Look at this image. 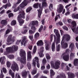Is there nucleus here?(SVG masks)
I'll return each mask as SVG.
<instances>
[{
    "instance_id": "obj_43",
    "label": "nucleus",
    "mask_w": 78,
    "mask_h": 78,
    "mask_svg": "<svg viewBox=\"0 0 78 78\" xmlns=\"http://www.w3.org/2000/svg\"><path fill=\"white\" fill-rule=\"evenodd\" d=\"M29 39H30V40H31V41L33 42L34 41V39H33V35H32L31 36H29Z\"/></svg>"
},
{
    "instance_id": "obj_50",
    "label": "nucleus",
    "mask_w": 78,
    "mask_h": 78,
    "mask_svg": "<svg viewBox=\"0 0 78 78\" xmlns=\"http://www.w3.org/2000/svg\"><path fill=\"white\" fill-rule=\"evenodd\" d=\"M49 9L50 11H51L53 9V4H50L49 7Z\"/></svg>"
},
{
    "instance_id": "obj_61",
    "label": "nucleus",
    "mask_w": 78,
    "mask_h": 78,
    "mask_svg": "<svg viewBox=\"0 0 78 78\" xmlns=\"http://www.w3.org/2000/svg\"><path fill=\"white\" fill-rule=\"evenodd\" d=\"M29 33L30 34H33L34 32L32 30H29Z\"/></svg>"
},
{
    "instance_id": "obj_10",
    "label": "nucleus",
    "mask_w": 78,
    "mask_h": 78,
    "mask_svg": "<svg viewBox=\"0 0 78 78\" xmlns=\"http://www.w3.org/2000/svg\"><path fill=\"white\" fill-rule=\"evenodd\" d=\"M65 39L66 41H69L70 39V36L69 34H66L62 37V41H64Z\"/></svg>"
},
{
    "instance_id": "obj_62",
    "label": "nucleus",
    "mask_w": 78,
    "mask_h": 78,
    "mask_svg": "<svg viewBox=\"0 0 78 78\" xmlns=\"http://www.w3.org/2000/svg\"><path fill=\"white\" fill-rule=\"evenodd\" d=\"M43 72L44 74H47V73H48L49 71L48 70H44Z\"/></svg>"
},
{
    "instance_id": "obj_31",
    "label": "nucleus",
    "mask_w": 78,
    "mask_h": 78,
    "mask_svg": "<svg viewBox=\"0 0 78 78\" xmlns=\"http://www.w3.org/2000/svg\"><path fill=\"white\" fill-rule=\"evenodd\" d=\"M74 64L75 66H78V59H76L74 60Z\"/></svg>"
},
{
    "instance_id": "obj_29",
    "label": "nucleus",
    "mask_w": 78,
    "mask_h": 78,
    "mask_svg": "<svg viewBox=\"0 0 78 78\" xmlns=\"http://www.w3.org/2000/svg\"><path fill=\"white\" fill-rule=\"evenodd\" d=\"M72 17L73 18V19H78V14L75 15V13H73L72 15Z\"/></svg>"
},
{
    "instance_id": "obj_35",
    "label": "nucleus",
    "mask_w": 78,
    "mask_h": 78,
    "mask_svg": "<svg viewBox=\"0 0 78 78\" xmlns=\"http://www.w3.org/2000/svg\"><path fill=\"white\" fill-rule=\"evenodd\" d=\"M33 9V8L31 7H29L26 10V12H29L31 10Z\"/></svg>"
},
{
    "instance_id": "obj_45",
    "label": "nucleus",
    "mask_w": 78,
    "mask_h": 78,
    "mask_svg": "<svg viewBox=\"0 0 78 78\" xmlns=\"http://www.w3.org/2000/svg\"><path fill=\"white\" fill-rule=\"evenodd\" d=\"M60 47H61V45L58 44L56 48L57 51H59V50H60Z\"/></svg>"
},
{
    "instance_id": "obj_54",
    "label": "nucleus",
    "mask_w": 78,
    "mask_h": 78,
    "mask_svg": "<svg viewBox=\"0 0 78 78\" xmlns=\"http://www.w3.org/2000/svg\"><path fill=\"white\" fill-rule=\"evenodd\" d=\"M31 29L34 31H35L36 30V27H35L34 26H31Z\"/></svg>"
},
{
    "instance_id": "obj_57",
    "label": "nucleus",
    "mask_w": 78,
    "mask_h": 78,
    "mask_svg": "<svg viewBox=\"0 0 78 78\" xmlns=\"http://www.w3.org/2000/svg\"><path fill=\"white\" fill-rule=\"evenodd\" d=\"M70 59H72L75 56V55L73 53H71L70 54Z\"/></svg>"
},
{
    "instance_id": "obj_15",
    "label": "nucleus",
    "mask_w": 78,
    "mask_h": 78,
    "mask_svg": "<svg viewBox=\"0 0 78 78\" xmlns=\"http://www.w3.org/2000/svg\"><path fill=\"white\" fill-rule=\"evenodd\" d=\"M61 45L62 47L63 48H67L68 47V44H67V43H64V41H62Z\"/></svg>"
},
{
    "instance_id": "obj_40",
    "label": "nucleus",
    "mask_w": 78,
    "mask_h": 78,
    "mask_svg": "<svg viewBox=\"0 0 78 78\" xmlns=\"http://www.w3.org/2000/svg\"><path fill=\"white\" fill-rule=\"evenodd\" d=\"M71 5H72V4H69V5H66L65 6V8L67 9V11H69V9H70V8H69V7L68 8V7H69V6H71Z\"/></svg>"
},
{
    "instance_id": "obj_30",
    "label": "nucleus",
    "mask_w": 78,
    "mask_h": 78,
    "mask_svg": "<svg viewBox=\"0 0 78 78\" xmlns=\"http://www.w3.org/2000/svg\"><path fill=\"white\" fill-rule=\"evenodd\" d=\"M16 23H17L16 21L14 20L12 21L10 24L12 26H14V25H16Z\"/></svg>"
},
{
    "instance_id": "obj_49",
    "label": "nucleus",
    "mask_w": 78,
    "mask_h": 78,
    "mask_svg": "<svg viewBox=\"0 0 78 78\" xmlns=\"http://www.w3.org/2000/svg\"><path fill=\"white\" fill-rule=\"evenodd\" d=\"M42 63L43 64L44 66V65H45V64L47 63V60L45 59L44 58L42 61Z\"/></svg>"
},
{
    "instance_id": "obj_26",
    "label": "nucleus",
    "mask_w": 78,
    "mask_h": 78,
    "mask_svg": "<svg viewBox=\"0 0 78 78\" xmlns=\"http://www.w3.org/2000/svg\"><path fill=\"white\" fill-rule=\"evenodd\" d=\"M9 74L10 75H11L12 78H14L15 76L14 73L12 72L11 69H10L9 71Z\"/></svg>"
},
{
    "instance_id": "obj_36",
    "label": "nucleus",
    "mask_w": 78,
    "mask_h": 78,
    "mask_svg": "<svg viewBox=\"0 0 78 78\" xmlns=\"http://www.w3.org/2000/svg\"><path fill=\"white\" fill-rule=\"evenodd\" d=\"M40 34L38 32L36 33L34 35V38L35 39H37L39 37Z\"/></svg>"
},
{
    "instance_id": "obj_1",
    "label": "nucleus",
    "mask_w": 78,
    "mask_h": 78,
    "mask_svg": "<svg viewBox=\"0 0 78 78\" xmlns=\"http://www.w3.org/2000/svg\"><path fill=\"white\" fill-rule=\"evenodd\" d=\"M31 0H24L23 1L20 5V6L18 7L17 8H15L14 10V12H17L19 11V12L18 14H20L21 13L22 14L23 13H25L24 11L22 10V8H25V6H26L29 2Z\"/></svg>"
},
{
    "instance_id": "obj_33",
    "label": "nucleus",
    "mask_w": 78,
    "mask_h": 78,
    "mask_svg": "<svg viewBox=\"0 0 78 78\" xmlns=\"http://www.w3.org/2000/svg\"><path fill=\"white\" fill-rule=\"evenodd\" d=\"M50 73L51 76H54V75H55V73L54 72V71L53 69L50 70Z\"/></svg>"
},
{
    "instance_id": "obj_55",
    "label": "nucleus",
    "mask_w": 78,
    "mask_h": 78,
    "mask_svg": "<svg viewBox=\"0 0 78 78\" xmlns=\"http://www.w3.org/2000/svg\"><path fill=\"white\" fill-rule=\"evenodd\" d=\"M8 16L9 18H11L12 17H13V16H14V14L12 13H9Z\"/></svg>"
},
{
    "instance_id": "obj_52",
    "label": "nucleus",
    "mask_w": 78,
    "mask_h": 78,
    "mask_svg": "<svg viewBox=\"0 0 78 78\" xmlns=\"http://www.w3.org/2000/svg\"><path fill=\"white\" fill-rule=\"evenodd\" d=\"M0 78H4V74H3V72H2V71H1V73L0 74Z\"/></svg>"
},
{
    "instance_id": "obj_63",
    "label": "nucleus",
    "mask_w": 78,
    "mask_h": 78,
    "mask_svg": "<svg viewBox=\"0 0 78 78\" xmlns=\"http://www.w3.org/2000/svg\"><path fill=\"white\" fill-rule=\"evenodd\" d=\"M53 34H51L50 36L51 42H52V41H53Z\"/></svg>"
},
{
    "instance_id": "obj_3",
    "label": "nucleus",
    "mask_w": 78,
    "mask_h": 78,
    "mask_svg": "<svg viewBox=\"0 0 78 78\" xmlns=\"http://www.w3.org/2000/svg\"><path fill=\"white\" fill-rule=\"evenodd\" d=\"M15 41V37L14 36L12 37V34L9 35L7 39V41L9 43L7 44V45H11V44H13V42H14Z\"/></svg>"
},
{
    "instance_id": "obj_42",
    "label": "nucleus",
    "mask_w": 78,
    "mask_h": 78,
    "mask_svg": "<svg viewBox=\"0 0 78 78\" xmlns=\"http://www.w3.org/2000/svg\"><path fill=\"white\" fill-rule=\"evenodd\" d=\"M37 73V71L35 69L31 71V73L32 75H34Z\"/></svg>"
},
{
    "instance_id": "obj_51",
    "label": "nucleus",
    "mask_w": 78,
    "mask_h": 78,
    "mask_svg": "<svg viewBox=\"0 0 78 78\" xmlns=\"http://www.w3.org/2000/svg\"><path fill=\"white\" fill-rule=\"evenodd\" d=\"M43 28H44V27H43V25H41L40 27V28L38 30V31L39 32H41V31H42V30H43Z\"/></svg>"
},
{
    "instance_id": "obj_58",
    "label": "nucleus",
    "mask_w": 78,
    "mask_h": 78,
    "mask_svg": "<svg viewBox=\"0 0 78 78\" xmlns=\"http://www.w3.org/2000/svg\"><path fill=\"white\" fill-rule=\"evenodd\" d=\"M2 70L3 72L4 73H7V70H6V69L4 67L2 68Z\"/></svg>"
},
{
    "instance_id": "obj_5",
    "label": "nucleus",
    "mask_w": 78,
    "mask_h": 78,
    "mask_svg": "<svg viewBox=\"0 0 78 78\" xmlns=\"http://www.w3.org/2000/svg\"><path fill=\"white\" fill-rule=\"evenodd\" d=\"M54 33L57 36L56 45H57L60 42V34H59V33L58 32V30L56 29H54Z\"/></svg>"
},
{
    "instance_id": "obj_38",
    "label": "nucleus",
    "mask_w": 78,
    "mask_h": 78,
    "mask_svg": "<svg viewBox=\"0 0 78 78\" xmlns=\"http://www.w3.org/2000/svg\"><path fill=\"white\" fill-rule=\"evenodd\" d=\"M60 76L62 78H66V74L64 73H61L60 74Z\"/></svg>"
},
{
    "instance_id": "obj_28",
    "label": "nucleus",
    "mask_w": 78,
    "mask_h": 78,
    "mask_svg": "<svg viewBox=\"0 0 78 78\" xmlns=\"http://www.w3.org/2000/svg\"><path fill=\"white\" fill-rule=\"evenodd\" d=\"M74 47L75 46L74 45V43L73 42L71 43L69 45V48H71V50L72 51L73 50Z\"/></svg>"
},
{
    "instance_id": "obj_20",
    "label": "nucleus",
    "mask_w": 78,
    "mask_h": 78,
    "mask_svg": "<svg viewBox=\"0 0 78 78\" xmlns=\"http://www.w3.org/2000/svg\"><path fill=\"white\" fill-rule=\"evenodd\" d=\"M17 61H20V62L21 63H22V64H26V61H25L23 60V59H22V57H21L20 58V57H18L16 58Z\"/></svg>"
},
{
    "instance_id": "obj_14",
    "label": "nucleus",
    "mask_w": 78,
    "mask_h": 78,
    "mask_svg": "<svg viewBox=\"0 0 78 78\" xmlns=\"http://www.w3.org/2000/svg\"><path fill=\"white\" fill-rule=\"evenodd\" d=\"M32 59V56L31 55V52L30 51H29L27 52V61H30Z\"/></svg>"
},
{
    "instance_id": "obj_22",
    "label": "nucleus",
    "mask_w": 78,
    "mask_h": 78,
    "mask_svg": "<svg viewBox=\"0 0 78 78\" xmlns=\"http://www.w3.org/2000/svg\"><path fill=\"white\" fill-rule=\"evenodd\" d=\"M37 46H41L44 45V43L42 40H40L38 41L37 43Z\"/></svg>"
},
{
    "instance_id": "obj_17",
    "label": "nucleus",
    "mask_w": 78,
    "mask_h": 78,
    "mask_svg": "<svg viewBox=\"0 0 78 78\" xmlns=\"http://www.w3.org/2000/svg\"><path fill=\"white\" fill-rule=\"evenodd\" d=\"M55 69H58L60 68L61 66V62L60 61H56L55 63Z\"/></svg>"
},
{
    "instance_id": "obj_27",
    "label": "nucleus",
    "mask_w": 78,
    "mask_h": 78,
    "mask_svg": "<svg viewBox=\"0 0 78 78\" xmlns=\"http://www.w3.org/2000/svg\"><path fill=\"white\" fill-rule=\"evenodd\" d=\"M5 57H3L0 58V62L2 61L1 64H5Z\"/></svg>"
},
{
    "instance_id": "obj_19",
    "label": "nucleus",
    "mask_w": 78,
    "mask_h": 78,
    "mask_svg": "<svg viewBox=\"0 0 78 78\" xmlns=\"http://www.w3.org/2000/svg\"><path fill=\"white\" fill-rule=\"evenodd\" d=\"M11 47L12 52H14V51H17L18 50V46H17L13 45Z\"/></svg>"
},
{
    "instance_id": "obj_48",
    "label": "nucleus",
    "mask_w": 78,
    "mask_h": 78,
    "mask_svg": "<svg viewBox=\"0 0 78 78\" xmlns=\"http://www.w3.org/2000/svg\"><path fill=\"white\" fill-rule=\"evenodd\" d=\"M37 50V47H36V46H34V49L33 50V53H35L36 51Z\"/></svg>"
},
{
    "instance_id": "obj_59",
    "label": "nucleus",
    "mask_w": 78,
    "mask_h": 78,
    "mask_svg": "<svg viewBox=\"0 0 78 78\" xmlns=\"http://www.w3.org/2000/svg\"><path fill=\"white\" fill-rule=\"evenodd\" d=\"M60 2H62V1L64 2L65 3H68L69 2L68 1H69V0H59Z\"/></svg>"
},
{
    "instance_id": "obj_13",
    "label": "nucleus",
    "mask_w": 78,
    "mask_h": 78,
    "mask_svg": "<svg viewBox=\"0 0 78 78\" xmlns=\"http://www.w3.org/2000/svg\"><path fill=\"white\" fill-rule=\"evenodd\" d=\"M63 56V59L65 61H68L69 59V56L68 55H66V53H64L62 55Z\"/></svg>"
},
{
    "instance_id": "obj_64",
    "label": "nucleus",
    "mask_w": 78,
    "mask_h": 78,
    "mask_svg": "<svg viewBox=\"0 0 78 78\" xmlns=\"http://www.w3.org/2000/svg\"><path fill=\"white\" fill-rule=\"evenodd\" d=\"M44 41L45 43V45H47V44H49V41L48 40H45Z\"/></svg>"
},
{
    "instance_id": "obj_18",
    "label": "nucleus",
    "mask_w": 78,
    "mask_h": 78,
    "mask_svg": "<svg viewBox=\"0 0 78 78\" xmlns=\"http://www.w3.org/2000/svg\"><path fill=\"white\" fill-rule=\"evenodd\" d=\"M7 23H8V22L6 20H2L1 21V24H2V26H1V28H3V26H5V25H7Z\"/></svg>"
},
{
    "instance_id": "obj_34",
    "label": "nucleus",
    "mask_w": 78,
    "mask_h": 78,
    "mask_svg": "<svg viewBox=\"0 0 78 78\" xmlns=\"http://www.w3.org/2000/svg\"><path fill=\"white\" fill-rule=\"evenodd\" d=\"M56 25L58 26V25H60V26H62L63 25V23L62 21H60L58 23H56Z\"/></svg>"
},
{
    "instance_id": "obj_6",
    "label": "nucleus",
    "mask_w": 78,
    "mask_h": 78,
    "mask_svg": "<svg viewBox=\"0 0 78 78\" xmlns=\"http://www.w3.org/2000/svg\"><path fill=\"white\" fill-rule=\"evenodd\" d=\"M20 55L22 57L21 59H23L24 61V62H25V61H26V52L25 51L22 49H21L20 52Z\"/></svg>"
},
{
    "instance_id": "obj_2",
    "label": "nucleus",
    "mask_w": 78,
    "mask_h": 78,
    "mask_svg": "<svg viewBox=\"0 0 78 78\" xmlns=\"http://www.w3.org/2000/svg\"><path fill=\"white\" fill-rule=\"evenodd\" d=\"M25 13H23L22 15V14H20L17 17V20L18 21L19 23H20V26H22L23 24L24 23V20L22 18H23V19H25Z\"/></svg>"
},
{
    "instance_id": "obj_4",
    "label": "nucleus",
    "mask_w": 78,
    "mask_h": 78,
    "mask_svg": "<svg viewBox=\"0 0 78 78\" xmlns=\"http://www.w3.org/2000/svg\"><path fill=\"white\" fill-rule=\"evenodd\" d=\"M39 58L37 57H36L34 58L32 60V66H33L34 67H36V66L37 62V66L38 68L40 67V64L39 62Z\"/></svg>"
},
{
    "instance_id": "obj_32",
    "label": "nucleus",
    "mask_w": 78,
    "mask_h": 78,
    "mask_svg": "<svg viewBox=\"0 0 78 78\" xmlns=\"http://www.w3.org/2000/svg\"><path fill=\"white\" fill-rule=\"evenodd\" d=\"M27 66L28 67L29 70H30L31 68V65L30 62H28L27 63Z\"/></svg>"
},
{
    "instance_id": "obj_60",
    "label": "nucleus",
    "mask_w": 78,
    "mask_h": 78,
    "mask_svg": "<svg viewBox=\"0 0 78 78\" xmlns=\"http://www.w3.org/2000/svg\"><path fill=\"white\" fill-rule=\"evenodd\" d=\"M17 75H18V76H17ZM17 78H21L20 76V75H19V74H18V73H16L15 74V78H17Z\"/></svg>"
},
{
    "instance_id": "obj_39",
    "label": "nucleus",
    "mask_w": 78,
    "mask_h": 78,
    "mask_svg": "<svg viewBox=\"0 0 78 78\" xmlns=\"http://www.w3.org/2000/svg\"><path fill=\"white\" fill-rule=\"evenodd\" d=\"M8 57L10 59H13L14 58V56L12 55H10L8 56Z\"/></svg>"
},
{
    "instance_id": "obj_37",
    "label": "nucleus",
    "mask_w": 78,
    "mask_h": 78,
    "mask_svg": "<svg viewBox=\"0 0 78 78\" xmlns=\"http://www.w3.org/2000/svg\"><path fill=\"white\" fill-rule=\"evenodd\" d=\"M45 48L46 50H48L49 48H50V46L49 44H45Z\"/></svg>"
},
{
    "instance_id": "obj_23",
    "label": "nucleus",
    "mask_w": 78,
    "mask_h": 78,
    "mask_svg": "<svg viewBox=\"0 0 78 78\" xmlns=\"http://www.w3.org/2000/svg\"><path fill=\"white\" fill-rule=\"evenodd\" d=\"M68 78H74L75 76V74L72 73H68Z\"/></svg>"
},
{
    "instance_id": "obj_9",
    "label": "nucleus",
    "mask_w": 78,
    "mask_h": 78,
    "mask_svg": "<svg viewBox=\"0 0 78 78\" xmlns=\"http://www.w3.org/2000/svg\"><path fill=\"white\" fill-rule=\"evenodd\" d=\"M63 9L64 7H63L62 5L61 4H59L58 6V8L57 9V12L59 14L61 13L62 12Z\"/></svg>"
},
{
    "instance_id": "obj_53",
    "label": "nucleus",
    "mask_w": 78,
    "mask_h": 78,
    "mask_svg": "<svg viewBox=\"0 0 78 78\" xmlns=\"http://www.w3.org/2000/svg\"><path fill=\"white\" fill-rule=\"evenodd\" d=\"M38 3L37 4L35 3L33 5V7L34 8H38Z\"/></svg>"
},
{
    "instance_id": "obj_24",
    "label": "nucleus",
    "mask_w": 78,
    "mask_h": 78,
    "mask_svg": "<svg viewBox=\"0 0 78 78\" xmlns=\"http://www.w3.org/2000/svg\"><path fill=\"white\" fill-rule=\"evenodd\" d=\"M6 50L7 52V53H11L12 52V50L11 47L7 48H6Z\"/></svg>"
},
{
    "instance_id": "obj_44",
    "label": "nucleus",
    "mask_w": 78,
    "mask_h": 78,
    "mask_svg": "<svg viewBox=\"0 0 78 78\" xmlns=\"http://www.w3.org/2000/svg\"><path fill=\"white\" fill-rule=\"evenodd\" d=\"M28 32V29H25L24 31H22V33L23 34H25Z\"/></svg>"
},
{
    "instance_id": "obj_21",
    "label": "nucleus",
    "mask_w": 78,
    "mask_h": 78,
    "mask_svg": "<svg viewBox=\"0 0 78 78\" xmlns=\"http://www.w3.org/2000/svg\"><path fill=\"white\" fill-rule=\"evenodd\" d=\"M27 73L28 71H27V72L26 71H23L22 74V77L23 78H27Z\"/></svg>"
},
{
    "instance_id": "obj_11",
    "label": "nucleus",
    "mask_w": 78,
    "mask_h": 78,
    "mask_svg": "<svg viewBox=\"0 0 78 78\" xmlns=\"http://www.w3.org/2000/svg\"><path fill=\"white\" fill-rule=\"evenodd\" d=\"M31 25L33 26H34L35 25L36 27H37V26L39 25L38 21L37 20L32 21L29 24V27H30Z\"/></svg>"
},
{
    "instance_id": "obj_25",
    "label": "nucleus",
    "mask_w": 78,
    "mask_h": 78,
    "mask_svg": "<svg viewBox=\"0 0 78 78\" xmlns=\"http://www.w3.org/2000/svg\"><path fill=\"white\" fill-rule=\"evenodd\" d=\"M55 49H56V48H55V42H54L52 43L51 46V49L53 52H54V51H55Z\"/></svg>"
},
{
    "instance_id": "obj_41",
    "label": "nucleus",
    "mask_w": 78,
    "mask_h": 78,
    "mask_svg": "<svg viewBox=\"0 0 78 78\" xmlns=\"http://www.w3.org/2000/svg\"><path fill=\"white\" fill-rule=\"evenodd\" d=\"M42 6L43 8H44V7H47V2H43L42 3Z\"/></svg>"
},
{
    "instance_id": "obj_7",
    "label": "nucleus",
    "mask_w": 78,
    "mask_h": 78,
    "mask_svg": "<svg viewBox=\"0 0 78 78\" xmlns=\"http://www.w3.org/2000/svg\"><path fill=\"white\" fill-rule=\"evenodd\" d=\"M11 69L13 72H16V70L18 71L19 70V66L15 62H13L12 64V65Z\"/></svg>"
},
{
    "instance_id": "obj_12",
    "label": "nucleus",
    "mask_w": 78,
    "mask_h": 78,
    "mask_svg": "<svg viewBox=\"0 0 78 78\" xmlns=\"http://www.w3.org/2000/svg\"><path fill=\"white\" fill-rule=\"evenodd\" d=\"M23 40L21 41V45H24V46H25V44H27V42H28V40H27V38L26 36L23 37Z\"/></svg>"
},
{
    "instance_id": "obj_56",
    "label": "nucleus",
    "mask_w": 78,
    "mask_h": 78,
    "mask_svg": "<svg viewBox=\"0 0 78 78\" xmlns=\"http://www.w3.org/2000/svg\"><path fill=\"white\" fill-rule=\"evenodd\" d=\"M62 28H63L64 30H66V31H68V30H69V29L68 28V27H67L66 26H63Z\"/></svg>"
},
{
    "instance_id": "obj_16",
    "label": "nucleus",
    "mask_w": 78,
    "mask_h": 78,
    "mask_svg": "<svg viewBox=\"0 0 78 78\" xmlns=\"http://www.w3.org/2000/svg\"><path fill=\"white\" fill-rule=\"evenodd\" d=\"M44 48L43 47H42L40 48L41 51L39 53V55L40 58H42V57H43V56H44V55L43 54V52H44Z\"/></svg>"
},
{
    "instance_id": "obj_47",
    "label": "nucleus",
    "mask_w": 78,
    "mask_h": 78,
    "mask_svg": "<svg viewBox=\"0 0 78 78\" xmlns=\"http://www.w3.org/2000/svg\"><path fill=\"white\" fill-rule=\"evenodd\" d=\"M10 32V31L9 30V29H7L5 31V34L4 35V37H5V36H6L7 35V34H9Z\"/></svg>"
},
{
    "instance_id": "obj_46",
    "label": "nucleus",
    "mask_w": 78,
    "mask_h": 78,
    "mask_svg": "<svg viewBox=\"0 0 78 78\" xmlns=\"http://www.w3.org/2000/svg\"><path fill=\"white\" fill-rule=\"evenodd\" d=\"M11 63L9 61H7V67H8L9 68L11 66Z\"/></svg>"
},
{
    "instance_id": "obj_8",
    "label": "nucleus",
    "mask_w": 78,
    "mask_h": 78,
    "mask_svg": "<svg viewBox=\"0 0 78 78\" xmlns=\"http://www.w3.org/2000/svg\"><path fill=\"white\" fill-rule=\"evenodd\" d=\"M41 5L42 4H38V7L40 9L38 10H37L38 12V18H39V19H41V16L42 10H43V7H42V6Z\"/></svg>"
}]
</instances>
